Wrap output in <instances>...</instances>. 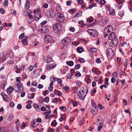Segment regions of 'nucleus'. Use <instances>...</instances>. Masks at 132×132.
I'll list each match as a JSON object with an SVG mask.
<instances>
[{
	"label": "nucleus",
	"instance_id": "obj_45",
	"mask_svg": "<svg viewBox=\"0 0 132 132\" xmlns=\"http://www.w3.org/2000/svg\"><path fill=\"white\" fill-rule=\"evenodd\" d=\"M81 65L79 64H77L75 66V68L76 69L78 70L80 67Z\"/></svg>",
	"mask_w": 132,
	"mask_h": 132
},
{
	"label": "nucleus",
	"instance_id": "obj_32",
	"mask_svg": "<svg viewBox=\"0 0 132 132\" xmlns=\"http://www.w3.org/2000/svg\"><path fill=\"white\" fill-rule=\"evenodd\" d=\"M62 94V93L60 91L57 90L55 92V95H58L59 96H61Z\"/></svg>",
	"mask_w": 132,
	"mask_h": 132
},
{
	"label": "nucleus",
	"instance_id": "obj_61",
	"mask_svg": "<svg viewBox=\"0 0 132 132\" xmlns=\"http://www.w3.org/2000/svg\"><path fill=\"white\" fill-rule=\"evenodd\" d=\"M117 75L118 73L116 72H115L112 74V75L115 77H117Z\"/></svg>",
	"mask_w": 132,
	"mask_h": 132
},
{
	"label": "nucleus",
	"instance_id": "obj_18",
	"mask_svg": "<svg viewBox=\"0 0 132 132\" xmlns=\"http://www.w3.org/2000/svg\"><path fill=\"white\" fill-rule=\"evenodd\" d=\"M28 38V37L27 36H25L24 38L21 40V42L23 44L26 45L27 44V40Z\"/></svg>",
	"mask_w": 132,
	"mask_h": 132
},
{
	"label": "nucleus",
	"instance_id": "obj_15",
	"mask_svg": "<svg viewBox=\"0 0 132 132\" xmlns=\"http://www.w3.org/2000/svg\"><path fill=\"white\" fill-rule=\"evenodd\" d=\"M13 89V87L10 86L6 90L7 93L9 95H10L12 93Z\"/></svg>",
	"mask_w": 132,
	"mask_h": 132
},
{
	"label": "nucleus",
	"instance_id": "obj_1",
	"mask_svg": "<svg viewBox=\"0 0 132 132\" xmlns=\"http://www.w3.org/2000/svg\"><path fill=\"white\" fill-rule=\"evenodd\" d=\"M88 90L87 87L86 86L84 87L83 89L81 90V92L79 91L77 93L78 96L80 99L84 100L86 94H87Z\"/></svg>",
	"mask_w": 132,
	"mask_h": 132
},
{
	"label": "nucleus",
	"instance_id": "obj_60",
	"mask_svg": "<svg viewBox=\"0 0 132 132\" xmlns=\"http://www.w3.org/2000/svg\"><path fill=\"white\" fill-rule=\"evenodd\" d=\"M4 11V9L2 8L0 9V12L1 14H4L5 13Z\"/></svg>",
	"mask_w": 132,
	"mask_h": 132
},
{
	"label": "nucleus",
	"instance_id": "obj_54",
	"mask_svg": "<svg viewBox=\"0 0 132 132\" xmlns=\"http://www.w3.org/2000/svg\"><path fill=\"white\" fill-rule=\"evenodd\" d=\"M13 116L12 115H10L9 117L8 120L10 121H11L13 119Z\"/></svg>",
	"mask_w": 132,
	"mask_h": 132
},
{
	"label": "nucleus",
	"instance_id": "obj_62",
	"mask_svg": "<svg viewBox=\"0 0 132 132\" xmlns=\"http://www.w3.org/2000/svg\"><path fill=\"white\" fill-rule=\"evenodd\" d=\"M49 132H54L55 131L54 129L53 128H50L48 130Z\"/></svg>",
	"mask_w": 132,
	"mask_h": 132
},
{
	"label": "nucleus",
	"instance_id": "obj_7",
	"mask_svg": "<svg viewBox=\"0 0 132 132\" xmlns=\"http://www.w3.org/2000/svg\"><path fill=\"white\" fill-rule=\"evenodd\" d=\"M106 54L107 57L109 59L112 58L113 57V51L111 48L108 49L107 50Z\"/></svg>",
	"mask_w": 132,
	"mask_h": 132
},
{
	"label": "nucleus",
	"instance_id": "obj_33",
	"mask_svg": "<svg viewBox=\"0 0 132 132\" xmlns=\"http://www.w3.org/2000/svg\"><path fill=\"white\" fill-rule=\"evenodd\" d=\"M93 18L91 17L88 19H87V21L88 22L90 23L92 22L93 21Z\"/></svg>",
	"mask_w": 132,
	"mask_h": 132
},
{
	"label": "nucleus",
	"instance_id": "obj_30",
	"mask_svg": "<svg viewBox=\"0 0 132 132\" xmlns=\"http://www.w3.org/2000/svg\"><path fill=\"white\" fill-rule=\"evenodd\" d=\"M67 64L68 65L70 66H72L73 65L74 63L73 61H70L67 62Z\"/></svg>",
	"mask_w": 132,
	"mask_h": 132
},
{
	"label": "nucleus",
	"instance_id": "obj_51",
	"mask_svg": "<svg viewBox=\"0 0 132 132\" xmlns=\"http://www.w3.org/2000/svg\"><path fill=\"white\" fill-rule=\"evenodd\" d=\"M59 99L58 98H54V100H53V102L55 103L59 101Z\"/></svg>",
	"mask_w": 132,
	"mask_h": 132
},
{
	"label": "nucleus",
	"instance_id": "obj_39",
	"mask_svg": "<svg viewBox=\"0 0 132 132\" xmlns=\"http://www.w3.org/2000/svg\"><path fill=\"white\" fill-rule=\"evenodd\" d=\"M75 75L77 77H79L81 76V74L79 72L77 71L75 73Z\"/></svg>",
	"mask_w": 132,
	"mask_h": 132
},
{
	"label": "nucleus",
	"instance_id": "obj_56",
	"mask_svg": "<svg viewBox=\"0 0 132 132\" xmlns=\"http://www.w3.org/2000/svg\"><path fill=\"white\" fill-rule=\"evenodd\" d=\"M37 85V83L36 81H34L31 84L32 85H33L35 86H36Z\"/></svg>",
	"mask_w": 132,
	"mask_h": 132
},
{
	"label": "nucleus",
	"instance_id": "obj_37",
	"mask_svg": "<svg viewBox=\"0 0 132 132\" xmlns=\"http://www.w3.org/2000/svg\"><path fill=\"white\" fill-rule=\"evenodd\" d=\"M28 97L29 98L31 99L34 97V96L32 94H28Z\"/></svg>",
	"mask_w": 132,
	"mask_h": 132
},
{
	"label": "nucleus",
	"instance_id": "obj_55",
	"mask_svg": "<svg viewBox=\"0 0 132 132\" xmlns=\"http://www.w3.org/2000/svg\"><path fill=\"white\" fill-rule=\"evenodd\" d=\"M8 4V1L7 0H5L4 3V6H6Z\"/></svg>",
	"mask_w": 132,
	"mask_h": 132
},
{
	"label": "nucleus",
	"instance_id": "obj_44",
	"mask_svg": "<svg viewBox=\"0 0 132 132\" xmlns=\"http://www.w3.org/2000/svg\"><path fill=\"white\" fill-rule=\"evenodd\" d=\"M79 61L81 63H84L85 62V60L84 59L82 58H80L79 59Z\"/></svg>",
	"mask_w": 132,
	"mask_h": 132
},
{
	"label": "nucleus",
	"instance_id": "obj_13",
	"mask_svg": "<svg viewBox=\"0 0 132 132\" xmlns=\"http://www.w3.org/2000/svg\"><path fill=\"white\" fill-rule=\"evenodd\" d=\"M112 40V41L110 43V46L112 47H114L116 46V45H117L118 43V40L117 39H116Z\"/></svg>",
	"mask_w": 132,
	"mask_h": 132
},
{
	"label": "nucleus",
	"instance_id": "obj_52",
	"mask_svg": "<svg viewBox=\"0 0 132 132\" xmlns=\"http://www.w3.org/2000/svg\"><path fill=\"white\" fill-rule=\"evenodd\" d=\"M36 121L37 122H38L40 123L41 122L42 120L40 118H38L36 120Z\"/></svg>",
	"mask_w": 132,
	"mask_h": 132
},
{
	"label": "nucleus",
	"instance_id": "obj_21",
	"mask_svg": "<svg viewBox=\"0 0 132 132\" xmlns=\"http://www.w3.org/2000/svg\"><path fill=\"white\" fill-rule=\"evenodd\" d=\"M54 26L55 28L56 27L60 31L62 28V27L61 24L59 23H56Z\"/></svg>",
	"mask_w": 132,
	"mask_h": 132
},
{
	"label": "nucleus",
	"instance_id": "obj_9",
	"mask_svg": "<svg viewBox=\"0 0 132 132\" xmlns=\"http://www.w3.org/2000/svg\"><path fill=\"white\" fill-rule=\"evenodd\" d=\"M71 39L69 37H65L62 40L61 43L63 45H67L70 43Z\"/></svg>",
	"mask_w": 132,
	"mask_h": 132
},
{
	"label": "nucleus",
	"instance_id": "obj_46",
	"mask_svg": "<svg viewBox=\"0 0 132 132\" xmlns=\"http://www.w3.org/2000/svg\"><path fill=\"white\" fill-rule=\"evenodd\" d=\"M84 118L83 117H82L81 119V120L79 122V124L80 125H82L83 123V121H84Z\"/></svg>",
	"mask_w": 132,
	"mask_h": 132
},
{
	"label": "nucleus",
	"instance_id": "obj_14",
	"mask_svg": "<svg viewBox=\"0 0 132 132\" xmlns=\"http://www.w3.org/2000/svg\"><path fill=\"white\" fill-rule=\"evenodd\" d=\"M98 108L97 106L93 107L91 109V111L93 115H96L97 113Z\"/></svg>",
	"mask_w": 132,
	"mask_h": 132
},
{
	"label": "nucleus",
	"instance_id": "obj_19",
	"mask_svg": "<svg viewBox=\"0 0 132 132\" xmlns=\"http://www.w3.org/2000/svg\"><path fill=\"white\" fill-rule=\"evenodd\" d=\"M33 106L37 111H40L41 108L36 103H34L33 104Z\"/></svg>",
	"mask_w": 132,
	"mask_h": 132
},
{
	"label": "nucleus",
	"instance_id": "obj_48",
	"mask_svg": "<svg viewBox=\"0 0 132 132\" xmlns=\"http://www.w3.org/2000/svg\"><path fill=\"white\" fill-rule=\"evenodd\" d=\"M98 106L100 110L103 109L104 108V107L103 106H102L100 104H98Z\"/></svg>",
	"mask_w": 132,
	"mask_h": 132
},
{
	"label": "nucleus",
	"instance_id": "obj_49",
	"mask_svg": "<svg viewBox=\"0 0 132 132\" xmlns=\"http://www.w3.org/2000/svg\"><path fill=\"white\" fill-rule=\"evenodd\" d=\"M19 126H20L18 124V125H16V129L17 130H15V131H16V132H18V131H19L20 130L19 128Z\"/></svg>",
	"mask_w": 132,
	"mask_h": 132
},
{
	"label": "nucleus",
	"instance_id": "obj_11",
	"mask_svg": "<svg viewBox=\"0 0 132 132\" xmlns=\"http://www.w3.org/2000/svg\"><path fill=\"white\" fill-rule=\"evenodd\" d=\"M116 34L114 32L110 33L108 37V39L111 40L116 39Z\"/></svg>",
	"mask_w": 132,
	"mask_h": 132
},
{
	"label": "nucleus",
	"instance_id": "obj_38",
	"mask_svg": "<svg viewBox=\"0 0 132 132\" xmlns=\"http://www.w3.org/2000/svg\"><path fill=\"white\" fill-rule=\"evenodd\" d=\"M24 33H22L19 36V39H20L23 38V37L24 38Z\"/></svg>",
	"mask_w": 132,
	"mask_h": 132
},
{
	"label": "nucleus",
	"instance_id": "obj_59",
	"mask_svg": "<svg viewBox=\"0 0 132 132\" xmlns=\"http://www.w3.org/2000/svg\"><path fill=\"white\" fill-rule=\"evenodd\" d=\"M78 105V102L76 101H75L73 102V105L74 106H76Z\"/></svg>",
	"mask_w": 132,
	"mask_h": 132
},
{
	"label": "nucleus",
	"instance_id": "obj_26",
	"mask_svg": "<svg viewBox=\"0 0 132 132\" xmlns=\"http://www.w3.org/2000/svg\"><path fill=\"white\" fill-rule=\"evenodd\" d=\"M61 8L59 5H57L56 7V10L57 12H60Z\"/></svg>",
	"mask_w": 132,
	"mask_h": 132
},
{
	"label": "nucleus",
	"instance_id": "obj_31",
	"mask_svg": "<svg viewBox=\"0 0 132 132\" xmlns=\"http://www.w3.org/2000/svg\"><path fill=\"white\" fill-rule=\"evenodd\" d=\"M53 28L54 30V31L55 33H58L60 32V30H59V29H58L56 27L55 28L54 26L53 27Z\"/></svg>",
	"mask_w": 132,
	"mask_h": 132
},
{
	"label": "nucleus",
	"instance_id": "obj_24",
	"mask_svg": "<svg viewBox=\"0 0 132 132\" xmlns=\"http://www.w3.org/2000/svg\"><path fill=\"white\" fill-rule=\"evenodd\" d=\"M30 6V1L28 0L26 1V5H25V7L26 9H28Z\"/></svg>",
	"mask_w": 132,
	"mask_h": 132
},
{
	"label": "nucleus",
	"instance_id": "obj_6",
	"mask_svg": "<svg viewBox=\"0 0 132 132\" xmlns=\"http://www.w3.org/2000/svg\"><path fill=\"white\" fill-rule=\"evenodd\" d=\"M44 42L46 44L50 43H53L54 41L52 39V37L50 35H46L44 37Z\"/></svg>",
	"mask_w": 132,
	"mask_h": 132
},
{
	"label": "nucleus",
	"instance_id": "obj_25",
	"mask_svg": "<svg viewBox=\"0 0 132 132\" xmlns=\"http://www.w3.org/2000/svg\"><path fill=\"white\" fill-rule=\"evenodd\" d=\"M6 84V82L5 81H3L1 82V87L2 88H4Z\"/></svg>",
	"mask_w": 132,
	"mask_h": 132
},
{
	"label": "nucleus",
	"instance_id": "obj_12",
	"mask_svg": "<svg viewBox=\"0 0 132 132\" xmlns=\"http://www.w3.org/2000/svg\"><path fill=\"white\" fill-rule=\"evenodd\" d=\"M50 14L49 17H52L54 16L56 14V12L53 8H51L49 11Z\"/></svg>",
	"mask_w": 132,
	"mask_h": 132
},
{
	"label": "nucleus",
	"instance_id": "obj_50",
	"mask_svg": "<svg viewBox=\"0 0 132 132\" xmlns=\"http://www.w3.org/2000/svg\"><path fill=\"white\" fill-rule=\"evenodd\" d=\"M77 1L78 4H81L84 2L83 0H77Z\"/></svg>",
	"mask_w": 132,
	"mask_h": 132
},
{
	"label": "nucleus",
	"instance_id": "obj_5",
	"mask_svg": "<svg viewBox=\"0 0 132 132\" xmlns=\"http://www.w3.org/2000/svg\"><path fill=\"white\" fill-rule=\"evenodd\" d=\"M16 85L17 87L15 88L14 90L17 92H21L23 89V86L22 84L20 82L17 84Z\"/></svg>",
	"mask_w": 132,
	"mask_h": 132
},
{
	"label": "nucleus",
	"instance_id": "obj_35",
	"mask_svg": "<svg viewBox=\"0 0 132 132\" xmlns=\"http://www.w3.org/2000/svg\"><path fill=\"white\" fill-rule=\"evenodd\" d=\"M124 14V12L122 11H120L119 12V15L120 17H122L123 16Z\"/></svg>",
	"mask_w": 132,
	"mask_h": 132
},
{
	"label": "nucleus",
	"instance_id": "obj_64",
	"mask_svg": "<svg viewBox=\"0 0 132 132\" xmlns=\"http://www.w3.org/2000/svg\"><path fill=\"white\" fill-rule=\"evenodd\" d=\"M96 62L97 63H100L101 62V61L99 58H97L96 59Z\"/></svg>",
	"mask_w": 132,
	"mask_h": 132
},
{
	"label": "nucleus",
	"instance_id": "obj_42",
	"mask_svg": "<svg viewBox=\"0 0 132 132\" xmlns=\"http://www.w3.org/2000/svg\"><path fill=\"white\" fill-rule=\"evenodd\" d=\"M76 9H70L69 10V13H72V12L75 13V12Z\"/></svg>",
	"mask_w": 132,
	"mask_h": 132
},
{
	"label": "nucleus",
	"instance_id": "obj_16",
	"mask_svg": "<svg viewBox=\"0 0 132 132\" xmlns=\"http://www.w3.org/2000/svg\"><path fill=\"white\" fill-rule=\"evenodd\" d=\"M31 124L34 128L36 127L39 125V123L36 120H34L32 122Z\"/></svg>",
	"mask_w": 132,
	"mask_h": 132
},
{
	"label": "nucleus",
	"instance_id": "obj_29",
	"mask_svg": "<svg viewBox=\"0 0 132 132\" xmlns=\"http://www.w3.org/2000/svg\"><path fill=\"white\" fill-rule=\"evenodd\" d=\"M82 13V12L81 11L77 13L76 14V15L74 16V17H76L77 16L78 17L81 16Z\"/></svg>",
	"mask_w": 132,
	"mask_h": 132
},
{
	"label": "nucleus",
	"instance_id": "obj_28",
	"mask_svg": "<svg viewBox=\"0 0 132 132\" xmlns=\"http://www.w3.org/2000/svg\"><path fill=\"white\" fill-rule=\"evenodd\" d=\"M2 95L3 96V98L5 101H6L8 100V97L6 94H4Z\"/></svg>",
	"mask_w": 132,
	"mask_h": 132
},
{
	"label": "nucleus",
	"instance_id": "obj_47",
	"mask_svg": "<svg viewBox=\"0 0 132 132\" xmlns=\"http://www.w3.org/2000/svg\"><path fill=\"white\" fill-rule=\"evenodd\" d=\"M51 124L55 126L57 125V123L56 122V120H54L51 123Z\"/></svg>",
	"mask_w": 132,
	"mask_h": 132
},
{
	"label": "nucleus",
	"instance_id": "obj_57",
	"mask_svg": "<svg viewBox=\"0 0 132 132\" xmlns=\"http://www.w3.org/2000/svg\"><path fill=\"white\" fill-rule=\"evenodd\" d=\"M49 101V98L48 97H46L45 98V100L44 101L46 102L47 103H48Z\"/></svg>",
	"mask_w": 132,
	"mask_h": 132
},
{
	"label": "nucleus",
	"instance_id": "obj_63",
	"mask_svg": "<svg viewBox=\"0 0 132 132\" xmlns=\"http://www.w3.org/2000/svg\"><path fill=\"white\" fill-rule=\"evenodd\" d=\"M17 108L19 110L21 109L22 108V105L21 104H19L17 106Z\"/></svg>",
	"mask_w": 132,
	"mask_h": 132
},
{
	"label": "nucleus",
	"instance_id": "obj_22",
	"mask_svg": "<svg viewBox=\"0 0 132 132\" xmlns=\"http://www.w3.org/2000/svg\"><path fill=\"white\" fill-rule=\"evenodd\" d=\"M46 60V62L47 63H50L52 62L53 60V59L51 57H49L48 56L44 59Z\"/></svg>",
	"mask_w": 132,
	"mask_h": 132
},
{
	"label": "nucleus",
	"instance_id": "obj_17",
	"mask_svg": "<svg viewBox=\"0 0 132 132\" xmlns=\"http://www.w3.org/2000/svg\"><path fill=\"white\" fill-rule=\"evenodd\" d=\"M56 65L53 64L49 63L47 65L46 67L47 69H50L55 67Z\"/></svg>",
	"mask_w": 132,
	"mask_h": 132
},
{
	"label": "nucleus",
	"instance_id": "obj_3",
	"mask_svg": "<svg viewBox=\"0 0 132 132\" xmlns=\"http://www.w3.org/2000/svg\"><path fill=\"white\" fill-rule=\"evenodd\" d=\"M34 15L35 17V20L37 21L42 17L40 11L38 9L34 10Z\"/></svg>",
	"mask_w": 132,
	"mask_h": 132
},
{
	"label": "nucleus",
	"instance_id": "obj_2",
	"mask_svg": "<svg viewBox=\"0 0 132 132\" xmlns=\"http://www.w3.org/2000/svg\"><path fill=\"white\" fill-rule=\"evenodd\" d=\"M113 28L112 25H109L104 30V37H105L113 31Z\"/></svg>",
	"mask_w": 132,
	"mask_h": 132
},
{
	"label": "nucleus",
	"instance_id": "obj_58",
	"mask_svg": "<svg viewBox=\"0 0 132 132\" xmlns=\"http://www.w3.org/2000/svg\"><path fill=\"white\" fill-rule=\"evenodd\" d=\"M14 104L13 102H11L9 104V106L12 107H13L14 106Z\"/></svg>",
	"mask_w": 132,
	"mask_h": 132
},
{
	"label": "nucleus",
	"instance_id": "obj_10",
	"mask_svg": "<svg viewBox=\"0 0 132 132\" xmlns=\"http://www.w3.org/2000/svg\"><path fill=\"white\" fill-rule=\"evenodd\" d=\"M105 7L106 9L109 11L110 15H113L115 14L114 10L111 8L110 6L107 5L105 6Z\"/></svg>",
	"mask_w": 132,
	"mask_h": 132
},
{
	"label": "nucleus",
	"instance_id": "obj_53",
	"mask_svg": "<svg viewBox=\"0 0 132 132\" xmlns=\"http://www.w3.org/2000/svg\"><path fill=\"white\" fill-rule=\"evenodd\" d=\"M31 105L30 104H27L26 106V108L28 109H30L31 108Z\"/></svg>",
	"mask_w": 132,
	"mask_h": 132
},
{
	"label": "nucleus",
	"instance_id": "obj_41",
	"mask_svg": "<svg viewBox=\"0 0 132 132\" xmlns=\"http://www.w3.org/2000/svg\"><path fill=\"white\" fill-rule=\"evenodd\" d=\"M59 108L61 110H63L64 111H65L66 110V108L63 106H60L59 107Z\"/></svg>",
	"mask_w": 132,
	"mask_h": 132
},
{
	"label": "nucleus",
	"instance_id": "obj_8",
	"mask_svg": "<svg viewBox=\"0 0 132 132\" xmlns=\"http://www.w3.org/2000/svg\"><path fill=\"white\" fill-rule=\"evenodd\" d=\"M87 31L90 35L94 37H96L98 35L97 31L94 29H88Z\"/></svg>",
	"mask_w": 132,
	"mask_h": 132
},
{
	"label": "nucleus",
	"instance_id": "obj_27",
	"mask_svg": "<svg viewBox=\"0 0 132 132\" xmlns=\"http://www.w3.org/2000/svg\"><path fill=\"white\" fill-rule=\"evenodd\" d=\"M54 116L53 114L49 116L48 114H46L45 116V118L47 119H51L52 117Z\"/></svg>",
	"mask_w": 132,
	"mask_h": 132
},
{
	"label": "nucleus",
	"instance_id": "obj_40",
	"mask_svg": "<svg viewBox=\"0 0 132 132\" xmlns=\"http://www.w3.org/2000/svg\"><path fill=\"white\" fill-rule=\"evenodd\" d=\"M90 50L92 52H96L97 50L96 48H90Z\"/></svg>",
	"mask_w": 132,
	"mask_h": 132
},
{
	"label": "nucleus",
	"instance_id": "obj_36",
	"mask_svg": "<svg viewBox=\"0 0 132 132\" xmlns=\"http://www.w3.org/2000/svg\"><path fill=\"white\" fill-rule=\"evenodd\" d=\"M6 128L4 127H0V132H5Z\"/></svg>",
	"mask_w": 132,
	"mask_h": 132
},
{
	"label": "nucleus",
	"instance_id": "obj_43",
	"mask_svg": "<svg viewBox=\"0 0 132 132\" xmlns=\"http://www.w3.org/2000/svg\"><path fill=\"white\" fill-rule=\"evenodd\" d=\"M63 89H64L65 91H68L69 89V87L67 86H65L63 87Z\"/></svg>",
	"mask_w": 132,
	"mask_h": 132
},
{
	"label": "nucleus",
	"instance_id": "obj_4",
	"mask_svg": "<svg viewBox=\"0 0 132 132\" xmlns=\"http://www.w3.org/2000/svg\"><path fill=\"white\" fill-rule=\"evenodd\" d=\"M65 20L64 15L62 13H58L57 14V20L60 23L63 22Z\"/></svg>",
	"mask_w": 132,
	"mask_h": 132
},
{
	"label": "nucleus",
	"instance_id": "obj_23",
	"mask_svg": "<svg viewBox=\"0 0 132 132\" xmlns=\"http://www.w3.org/2000/svg\"><path fill=\"white\" fill-rule=\"evenodd\" d=\"M83 50L84 49L83 47H78L77 49V52L79 53H80L83 52Z\"/></svg>",
	"mask_w": 132,
	"mask_h": 132
},
{
	"label": "nucleus",
	"instance_id": "obj_20",
	"mask_svg": "<svg viewBox=\"0 0 132 132\" xmlns=\"http://www.w3.org/2000/svg\"><path fill=\"white\" fill-rule=\"evenodd\" d=\"M48 31V29L47 27L45 26H43L42 29V31L43 32L46 33Z\"/></svg>",
	"mask_w": 132,
	"mask_h": 132
},
{
	"label": "nucleus",
	"instance_id": "obj_34",
	"mask_svg": "<svg viewBox=\"0 0 132 132\" xmlns=\"http://www.w3.org/2000/svg\"><path fill=\"white\" fill-rule=\"evenodd\" d=\"M99 3L100 5H103L106 3V1L105 0H101L100 1Z\"/></svg>",
	"mask_w": 132,
	"mask_h": 132
}]
</instances>
